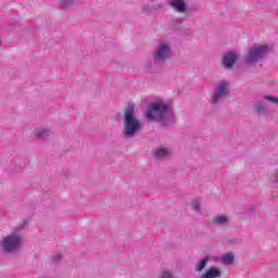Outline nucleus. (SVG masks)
I'll return each mask as SVG.
<instances>
[{
	"label": "nucleus",
	"instance_id": "4be33fe9",
	"mask_svg": "<svg viewBox=\"0 0 278 278\" xmlns=\"http://www.w3.org/2000/svg\"><path fill=\"white\" fill-rule=\"evenodd\" d=\"M142 10H143L144 13H147V12H149V7H143Z\"/></svg>",
	"mask_w": 278,
	"mask_h": 278
},
{
	"label": "nucleus",
	"instance_id": "f257e3e1",
	"mask_svg": "<svg viewBox=\"0 0 278 278\" xmlns=\"http://www.w3.org/2000/svg\"><path fill=\"white\" fill-rule=\"evenodd\" d=\"M146 117L148 121H157L162 127H169L175 123V113L170 102L162 99L155 100L148 105Z\"/></svg>",
	"mask_w": 278,
	"mask_h": 278
},
{
	"label": "nucleus",
	"instance_id": "4468645a",
	"mask_svg": "<svg viewBox=\"0 0 278 278\" xmlns=\"http://www.w3.org/2000/svg\"><path fill=\"white\" fill-rule=\"evenodd\" d=\"M236 257L233 256V253H227L222 256V262L226 266H231L233 264Z\"/></svg>",
	"mask_w": 278,
	"mask_h": 278
},
{
	"label": "nucleus",
	"instance_id": "f8f14e48",
	"mask_svg": "<svg viewBox=\"0 0 278 278\" xmlns=\"http://www.w3.org/2000/svg\"><path fill=\"white\" fill-rule=\"evenodd\" d=\"M35 138H39V140H45V138H49L53 136V131L49 128H39L34 132Z\"/></svg>",
	"mask_w": 278,
	"mask_h": 278
},
{
	"label": "nucleus",
	"instance_id": "0eeeda50",
	"mask_svg": "<svg viewBox=\"0 0 278 278\" xmlns=\"http://www.w3.org/2000/svg\"><path fill=\"white\" fill-rule=\"evenodd\" d=\"M166 5L173 8L178 14H186V12H188V3H186V0H166Z\"/></svg>",
	"mask_w": 278,
	"mask_h": 278
},
{
	"label": "nucleus",
	"instance_id": "9b49d317",
	"mask_svg": "<svg viewBox=\"0 0 278 278\" xmlns=\"http://www.w3.org/2000/svg\"><path fill=\"white\" fill-rule=\"evenodd\" d=\"M170 156V149L168 148H156L153 151L154 160H166V157Z\"/></svg>",
	"mask_w": 278,
	"mask_h": 278
},
{
	"label": "nucleus",
	"instance_id": "9d476101",
	"mask_svg": "<svg viewBox=\"0 0 278 278\" xmlns=\"http://www.w3.org/2000/svg\"><path fill=\"white\" fill-rule=\"evenodd\" d=\"M223 277V271H220V268L216 266L210 267L205 273L201 275L200 278H220Z\"/></svg>",
	"mask_w": 278,
	"mask_h": 278
},
{
	"label": "nucleus",
	"instance_id": "412c9836",
	"mask_svg": "<svg viewBox=\"0 0 278 278\" xmlns=\"http://www.w3.org/2000/svg\"><path fill=\"white\" fill-rule=\"evenodd\" d=\"M61 257H62V255L56 254V255L54 256V262H58V260H60Z\"/></svg>",
	"mask_w": 278,
	"mask_h": 278
},
{
	"label": "nucleus",
	"instance_id": "423d86ee",
	"mask_svg": "<svg viewBox=\"0 0 278 278\" xmlns=\"http://www.w3.org/2000/svg\"><path fill=\"white\" fill-rule=\"evenodd\" d=\"M231 92V85L227 80H220L215 86L214 92L212 94L211 103L213 105H218L223 99H227Z\"/></svg>",
	"mask_w": 278,
	"mask_h": 278
},
{
	"label": "nucleus",
	"instance_id": "f3484780",
	"mask_svg": "<svg viewBox=\"0 0 278 278\" xmlns=\"http://www.w3.org/2000/svg\"><path fill=\"white\" fill-rule=\"evenodd\" d=\"M77 0H60L62 8H71Z\"/></svg>",
	"mask_w": 278,
	"mask_h": 278
},
{
	"label": "nucleus",
	"instance_id": "6e6552de",
	"mask_svg": "<svg viewBox=\"0 0 278 278\" xmlns=\"http://www.w3.org/2000/svg\"><path fill=\"white\" fill-rule=\"evenodd\" d=\"M236 62H238L237 52L230 51L223 54L222 64L224 68H233Z\"/></svg>",
	"mask_w": 278,
	"mask_h": 278
},
{
	"label": "nucleus",
	"instance_id": "dca6fc26",
	"mask_svg": "<svg viewBox=\"0 0 278 278\" xmlns=\"http://www.w3.org/2000/svg\"><path fill=\"white\" fill-rule=\"evenodd\" d=\"M264 101H268L269 103H274L275 105H278V98L274 96H263Z\"/></svg>",
	"mask_w": 278,
	"mask_h": 278
},
{
	"label": "nucleus",
	"instance_id": "f03ea898",
	"mask_svg": "<svg viewBox=\"0 0 278 278\" xmlns=\"http://www.w3.org/2000/svg\"><path fill=\"white\" fill-rule=\"evenodd\" d=\"M144 124L142 119L136 116V105L128 104L124 110V128L123 136L126 140L136 138L140 131H142Z\"/></svg>",
	"mask_w": 278,
	"mask_h": 278
},
{
	"label": "nucleus",
	"instance_id": "2eb2a0df",
	"mask_svg": "<svg viewBox=\"0 0 278 278\" xmlns=\"http://www.w3.org/2000/svg\"><path fill=\"white\" fill-rule=\"evenodd\" d=\"M255 111L257 112V114H266V112H268V109L266 108V103L257 102L255 105Z\"/></svg>",
	"mask_w": 278,
	"mask_h": 278
},
{
	"label": "nucleus",
	"instance_id": "1a4fd4ad",
	"mask_svg": "<svg viewBox=\"0 0 278 278\" xmlns=\"http://www.w3.org/2000/svg\"><path fill=\"white\" fill-rule=\"evenodd\" d=\"M229 223V217L226 214H219L212 218V224L217 225V227H227Z\"/></svg>",
	"mask_w": 278,
	"mask_h": 278
},
{
	"label": "nucleus",
	"instance_id": "7ed1b4c3",
	"mask_svg": "<svg viewBox=\"0 0 278 278\" xmlns=\"http://www.w3.org/2000/svg\"><path fill=\"white\" fill-rule=\"evenodd\" d=\"M173 51L170 50V42L161 41L154 48L152 60L147 63L148 73H157L164 68L166 60L170 58Z\"/></svg>",
	"mask_w": 278,
	"mask_h": 278
},
{
	"label": "nucleus",
	"instance_id": "ddd939ff",
	"mask_svg": "<svg viewBox=\"0 0 278 278\" xmlns=\"http://www.w3.org/2000/svg\"><path fill=\"white\" fill-rule=\"evenodd\" d=\"M207 262H210V256H205L204 258H201L194 267L195 273H202V270H205V267L207 266Z\"/></svg>",
	"mask_w": 278,
	"mask_h": 278
},
{
	"label": "nucleus",
	"instance_id": "20e7f679",
	"mask_svg": "<svg viewBox=\"0 0 278 278\" xmlns=\"http://www.w3.org/2000/svg\"><path fill=\"white\" fill-rule=\"evenodd\" d=\"M268 46H254L250 49L249 53L244 56V62L248 66H255L262 62L268 53Z\"/></svg>",
	"mask_w": 278,
	"mask_h": 278
},
{
	"label": "nucleus",
	"instance_id": "a211bd4d",
	"mask_svg": "<svg viewBox=\"0 0 278 278\" xmlns=\"http://www.w3.org/2000/svg\"><path fill=\"white\" fill-rule=\"evenodd\" d=\"M191 207L194 210V212H200L201 210V202L199 200H193L191 202Z\"/></svg>",
	"mask_w": 278,
	"mask_h": 278
},
{
	"label": "nucleus",
	"instance_id": "aec40b11",
	"mask_svg": "<svg viewBox=\"0 0 278 278\" xmlns=\"http://www.w3.org/2000/svg\"><path fill=\"white\" fill-rule=\"evenodd\" d=\"M152 10H154V12H157V11L162 10V4H154L152 7Z\"/></svg>",
	"mask_w": 278,
	"mask_h": 278
},
{
	"label": "nucleus",
	"instance_id": "39448f33",
	"mask_svg": "<svg viewBox=\"0 0 278 278\" xmlns=\"http://www.w3.org/2000/svg\"><path fill=\"white\" fill-rule=\"evenodd\" d=\"M0 247L4 253H14L15 251H18L21 247H23V237H21V235L17 232H13L3 238Z\"/></svg>",
	"mask_w": 278,
	"mask_h": 278
},
{
	"label": "nucleus",
	"instance_id": "6ab92c4d",
	"mask_svg": "<svg viewBox=\"0 0 278 278\" xmlns=\"http://www.w3.org/2000/svg\"><path fill=\"white\" fill-rule=\"evenodd\" d=\"M161 278H175V274L170 270H163L161 274Z\"/></svg>",
	"mask_w": 278,
	"mask_h": 278
},
{
	"label": "nucleus",
	"instance_id": "5701e85b",
	"mask_svg": "<svg viewBox=\"0 0 278 278\" xmlns=\"http://www.w3.org/2000/svg\"><path fill=\"white\" fill-rule=\"evenodd\" d=\"M274 181H278V172L276 173L275 177H274Z\"/></svg>",
	"mask_w": 278,
	"mask_h": 278
}]
</instances>
